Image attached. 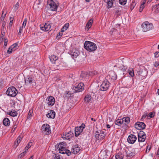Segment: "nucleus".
<instances>
[{"label": "nucleus", "instance_id": "obj_56", "mask_svg": "<svg viewBox=\"0 0 159 159\" xmlns=\"http://www.w3.org/2000/svg\"><path fill=\"white\" fill-rule=\"evenodd\" d=\"M159 65V62L156 61L154 64V66L155 67H157Z\"/></svg>", "mask_w": 159, "mask_h": 159}, {"label": "nucleus", "instance_id": "obj_19", "mask_svg": "<svg viewBox=\"0 0 159 159\" xmlns=\"http://www.w3.org/2000/svg\"><path fill=\"white\" fill-rule=\"evenodd\" d=\"M25 84L26 85H30L34 83V80L33 77L30 76H28L25 78Z\"/></svg>", "mask_w": 159, "mask_h": 159}, {"label": "nucleus", "instance_id": "obj_24", "mask_svg": "<svg viewBox=\"0 0 159 159\" xmlns=\"http://www.w3.org/2000/svg\"><path fill=\"white\" fill-rule=\"evenodd\" d=\"M93 20L92 19H90L87 23L85 28L89 30L90 28L92 25Z\"/></svg>", "mask_w": 159, "mask_h": 159}, {"label": "nucleus", "instance_id": "obj_28", "mask_svg": "<svg viewBox=\"0 0 159 159\" xmlns=\"http://www.w3.org/2000/svg\"><path fill=\"white\" fill-rule=\"evenodd\" d=\"M128 73L129 75L132 77L134 76V73L133 69L132 68H129L128 69Z\"/></svg>", "mask_w": 159, "mask_h": 159}, {"label": "nucleus", "instance_id": "obj_62", "mask_svg": "<svg viewBox=\"0 0 159 159\" xmlns=\"http://www.w3.org/2000/svg\"><path fill=\"white\" fill-rule=\"evenodd\" d=\"M54 159H61L59 155H56L55 158Z\"/></svg>", "mask_w": 159, "mask_h": 159}, {"label": "nucleus", "instance_id": "obj_4", "mask_svg": "<svg viewBox=\"0 0 159 159\" xmlns=\"http://www.w3.org/2000/svg\"><path fill=\"white\" fill-rule=\"evenodd\" d=\"M147 75V72L144 67H143L142 69H140L136 74V75L138 76L139 79L140 80L144 79Z\"/></svg>", "mask_w": 159, "mask_h": 159}, {"label": "nucleus", "instance_id": "obj_21", "mask_svg": "<svg viewBox=\"0 0 159 159\" xmlns=\"http://www.w3.org/2000/svg\"><path fill=\"white\" fill-rule=\"evenodd\" d=\"M80 150V147L78 145H76L73 147L71 152L75 154L78 153Z\"/></svg>", "mask_w": 159, "mask_h": 159}, {"label": "nucleus", "instance_id": "obj_10", "mask_svg": "<svg viewBox=\"0 0 159 159\" xmlns=\"http://www.w3.org/2000/svg\"><path fill=\"white\" fill-rule=\"evenodd\" d=\"M110 83L107 80L103 81L100 87V89L102 91H106L108 90L109 87Z\"/></svg>", "mask_w": 159, "mask_h": 159}, {"label": "nucleus", "instance_id": "obj_1", "mask_svg": "<svg viewBox=\"0 0 159 159\" xmlns=\"http://www.w3.org/2000/svg\"><path fill=\"white\" fill-rule=\"evenodd\" d=\"M84 46L85 48L89 52L95 51L97 48L95 43L89 41H86L85 42Z\"/></svg>", "mask_w": 159, "mask_h": 159}, {"label": "nucleus", "instance_id": "obj_37", "mask_svg": "<svg viewBox=\"0 0 159 159\" xmlns=\"http://www.w3.org/2000/svg\"><path fill=\"white\" fill-rule=\"evenodd\" d=\"M145 3V2H143L141 4V5L140 6V8L139 9V11L140 12H141L143 11V9L144 8L145 6H144V4Z\"/></svg>", "mask_w": 159, "mask_h": 159}, {"label": "nucleus", "instance_id": "obj_44", "mask_svg": "<svg viewBox=\"0 0 159 159\" xmlns=\"http://www.w3.org/2000/svg\"><path fill=\"white\" fill-rule=\"evenodd\" d=\"M71 133V132H68L67 133L66 132L65 133V134L64 133L63 135H65V137H66L67 138L68 137L69 138V137H70V133Z\"/></svg>", "mask_w": 159, "mask_h": 159}, {"label": "nucleus", "instance_id": "obj_30", "mask_svg": "<svg viewBox=\"0 0 159 159\" xmlns=\"http://www.w3.org/2000/svg\"><path fill=\"white\" fill-rule=\"evenodd\" d=\"M123 123V120L122 119H118L115 122V124L116 125H120L121 124Z\"/></svg>", "mask_w": 159, "mask_h": 159}, {"label": "nucleus", "instance_id": "obj_29", "mask_svg": "<svg viewBox=\"0 0 159 159\" xmlns=\"http://www.w3.org/2000/svg\"><path fill=\"white\" fill-rule=\"evenodd\" d=\"M91 99V96L89 95L86 96L84 98V101L87 102H89Z\"/></svg>", "mask_w": 159, "mask_h": 159}, {"label": "nucleus", "instance_id": "obj_46", "mask_svg": "<svg viewBox=\"0 0 159 159\" xmlns=\"http://www.w3.org/2000/svg\"><path fill=\"white\" fill-rule=\"evenodd\" d=\"M18 43H16L11 45L10 47L11 48H12L13 50H15V49H14L16 48L18 45Z\"/></svg>", "mask_w": 159, "mask_h": 159}, {"label": "nucleus", "instance_id": "obj_36", "mask_svg": "<svg viewBox=\"0 0 159 159\" xmlns=\"http://www.w3.org/2000/svg\"><path fill=\"white\" fill-rule=\"evenodd\" d=\"M19 5V2H17L14 7L13 10L14 11H16L18 10Z\"/></svg>", "mask_w": 159, "mask_h": 159}, {"label": "nucleus", "instance_id": "obj_11", "mask_svg": "<svg viewBox=\"0 0 159 159\" xmlns=\"http://www.w3.org/2000/svg\"><path fill=\"white\" fill-rule=\"evenodd\" d=\"M46 102L48 106L51 107L54 105L55 103V99L53 96H50L47 98Z\"/></svg>", "mask_w": 159, "mask_h": 159}, {"label": "nucleus", "instance_id": "obj_50", "mask_svg": "<svg viewBox=\"0 0 159 159\" xmlns=\"http://www.w3.org/2000/svg\"><path fill=\"white\" fill-rule=\"evenodd\" d=\"M13 49L12 48H11V47H10L7 51V52L9 53H11L12 52Z\"/></svg>", "mask_w": 159, "mask_h": 159}, {"label": "nucleus", "instance_id": "obj_59", "mask_svg": "<svg viewBox=\"0 0 159 159\" xmlns=\"http://www.w3.org/2000/svg\"><path fill=\"white\" fill-rule=\"evenodd\" d=\"M151 146L148 145L147 146L146 149H147V150H148V152H149V151L151 149Z\"/></svg>", "mask_w": 159, "mask_h": 159}, {"label": "nucleus", "instance_id": "obj_22", "mask_svg": "<svg viewBox=\"0 0 159 159\" xmlns=\"http://www.w3.org/2000/svg\"><path fill=\"white\" fill-rule=\"evenodd\" d=\"M55 113L53 110H51L48 111V114L46 115L47 116L48 118H54L55 117Z\"/></svg>", "mask_w": 159, "mask_h": 159}, {"label": "nucleus", "instance_id": "obj_60", "mask_svg": "<svg viewBox=\"0 0 159 159\" xmlns=\"http://www.w3.org/2000/svg\"><path fill=\"white\" fill-rule=\"evenodd\" d=\"M12 25V22H11V21H10V22L9 23V28H10Z\"/></svg>", "mask_w": 159, "mask_h": 159}, {"label": "nucleus", "instance_id": "obj_49", "mask_svg": "<svg viewBox=\"0 0 159 159\" xmlns=\"http://www.w3.org/2000/svg\"><path fill=\"white\" fill-rule=\"evenodd\" d=\"M154 116V114L153 112H150L149 113L148 116L150 118L153 117Z\"/></svg>", "mask_w": 159, "mask_h": 159}, {"label": "nucleus", "instance_id": "obj_6", "mask_svg": "<svg viewBox=\"0 0 159 159\" xmlns=\"http://www.w3.org/2000/svg\"><path fill=\"white\" fill-rule=\"evenodd\" d=\"M95 137L97 139L102 140L105 137L106 134L104 131L102 130H98L95 132Z\"/></svg>", "mask_w": 159, "mask_h": 159}, {"label": "nucleus", "instance_id": "obj_23", "mask_svg": "<svg viewBox=\"0 0 159 159\" xmlns=\"http://www.w3.org/2000/svg\"><path fill=\"white\" fill-rule=\"evenodd\" d=\"M22 137L19 135L14 142V147L16 148L22 140Z\"/></svg>", "mask_w": 159, "mask_h": 159}, {"label": "nucleus", "instance_id": "obj_54", "mask_svg": "<svg viewBox=\"0 0 159 159\" xmlns=\"http://www.w3.org/2000/svg\"><path fill=\"white\" fill-rule=\"evenodd\" d=\"M155 57H159V52H156L154 53Z\"/></svg>", "mask_w": 159, "mask_h": 159}, {"label": "nucleus", "instance_id": "obj_12", "mask_svg": "<svg viewBox=\"0 0 159 159\" xmlns=\"http://www.w3.org/2000/svg\"><path fill=\"white\" fill-rule=\"evenodd\" d=\"M146 135L143 131H140L138 134V139L139 142H142L145 141Z\"/></svg>", "mask_w": 159, "mask_h": 159}, {"label": "nucleus", "instance_id": "obj_51", "mask_svg": "<svg viewBox=\"0 0 159 159\" xmlns=\"http://www.w3.org/2000/svg\"><path fill=\"white\" fill-rule=\"evenodd\" d=\"M23 28L24 27L22 26L20 27L19 31L18 33L19 34H21L23 32Z\"/></svg>", "mask_w": 159, "mask_h": 159}, {"label": "nucleus", "instance_id": "obj_55", "mask_svg": "<svg viewBox=\"0 0 159 159\" xmlns=\"http://www.w3.org/2000/svg\"><path fill=\"white\" fill-rule=\"evenodd\" d=\"M8 40L7 39H5L4 43V45L6 47L7 45Z\"/></svg>", "mask_w": 159, "mask_h": 159}, {"label": "nucleus", "instance_id": "obj_32", "mask_svg": "<svg viewBox=\"0 0 159 159\" xmlns=\"http://www.w3.org/2000/svg\"><path fill=\"white\" fill-rule=\"evenodd\" d=\"M115 0H108L107 5L108 8H110L113 5L114 1Z\"/></svg>", "mask_w": 159, "mask_h": 159}, {"label": "nucleus", "instance_id": "obj_17", "mask_svg": "<svg viewBox=\"0 0 159 159\" xmlns=\"http://www.w3.org/2000/svg\"><path fill=\"white\" fill-rule=\"evenodd\" d=\"M51 25L50 24L47 23L45 25H41L40 26V28L41 30L44 31H47L50 30L51 28Z\"/></svg>", "mask_w": 159, "mask_h": 159}, {"label": "nucleus", "instance_id": "obj_35", "mask_svg": "<svg viewBox=\"0 0 159 159\" xmlns=\"http://www.w3.org/2000/svg\"><path fill=\"white\" fill-rule=\"evenodd\" d=\"M79 52L78 51L72 52L71 55L74 57H76L79 55Z\"/></svg>", "mask_w": 159, "mask_h": 159}, {"label": "nucleus", "instance_id": "obj_27", "mask_svg": "<svg viewBox=\"0 0 159 159\" xmlns=\"http://www.w3.org/2000/svg\"><path fill=\"white\" fill-rule=\"evenodd\" d=\"M49 58L50 61L52 63H54L55 61L58 59V57L55 55H53L50 57Z\"/></svg>", "mask_w": 159, "mask_h": 159}, {"label": "nucleus", "instance_id": "obj_33", "mask_svg": "<svg viewBox=\"0 0 159 159\" xmlns=\"http://www.w3.org/2000/svg\"><path fill=\"white\" fill-rule=\"evenodd\" d=\"M69 26V24L66 23L65 25L62 27L61 29V32H63L65 31L66 30Z\"/></svg>", "mask_w": 159, "mask_h": 159}, {"label": "nucleus", "instance_id": "obj_45", "mask_svg": "<svg viewBox=\"0 0 159 159\" xmlns=\"http://www.w3.org/2000/svg\"><path fill=\"white\" fill-rule=\"evenodd\" d=\"M32 146V143H29L25 147V149L26 150H28V149L30 147Z\"/></svg>", "mask_w": 159, "mask_h": 159}, {"label": "nucleus", "instance_id": "obj_53", "mask_svg": "<svg viewBox=\"0 0 159 159\" xmlns=\"http://www.w3.org/2000/svg\"><path fill=\"white\" fill-rule=\"evenodd\" d=\"M67 94H68L69 96L70 95V92H69L68 91V92H66V93H64V98H66V97H68L67 96Z\"/></svg>", "mask_w": 159, "mask_h": 159}, {"label": "nucleus", "instance_id": "obj_34", "mask_svg": "<svg viewBox=\"0 0 159 159\" xmlns=\"http://www.w3.org/2000/svg\"><path fill=\"white\" fill-rule=\"evenodd\" d=\"M123 155L120 153L117 154L115 156L116 159H123Z\"/></svg>", "mask_w": 159, "mask_h": 159}, {"label": "nucleus", "instance_id": "obj_40", "mask_svg": "<svg viewBox=\"0 0 159 159\" xmlns=\"http://www.w3.org/2000/svg\"><path fill=\"white\" fill-rule=\"evenodd\" d=\"M119 2L121 5H124L126 2V0H119Z\"/></svg>", "mask_w": 159, "mask_h": 159}, {"label": "nucleus", "instance_id": "obj_5", "mask_svg": "<svg viewBox=\"0 0 159 159\" xmlns=\"http://www.w3.org/2000/svg\"><path fill=\"white\" fill-rule=\"evenodd\" d=\"M141 26L143 28V30L144 32L151 30L153 28L152 24L149 23L148 21L143 22Z\"/></svg>", "mask_w": 159, "mask_h": 159}, {"label": "nucleus", "instance_id": "obj_3", "mask_svg": "<svg viewBox=\"0 0 159 159\" xmlns=\"http://www.w3.org/2000/svg\"><path fill=\"white\" fill-rule=\"evenodd\" d=\"M7 94L12 97H15L17 93L16 89L13 86L9 87L6 92Z\"/></svg>", "mask_w": 159, "mask_h": 159}, {"label": "nucleus", "instance_id": "obj_61", "mask_svg": "<svg viewBox=\"0 0 159 159\" xmlns=\"http://www.w3.org/2000/svg\"><path fill=\"white\" fill-rule=\"evenodd\" d=\"M2 31V32L1 33V38H2L4 35L5 34V32L3 31V32H2V31Z\"/></svg>", "mask_w": 159, "mask_h": 159}, {"label": "nucleus", "instance_id": "obj_14", "mask_svg": "<svg viewBox=\"0 0 159 159\" xmlns=\"http://www.w3.org/2000/svg\"><path fill=\"white\" fill-rule=\"evenodd\" d=\"M106 78L113 80H115L117 78V75L114 71L111 70L109 72L108 75L106 77Z\"/></svg>", "mask_w": 159, "mask_h": 159}, {"label": "nucleus", "instance_id": "obj_9", "mask_svg": "<svg viewBox=\"0 0 159 159\" xmlns=\"http://www.w3.org/2000/svg\"><path fill=\"white\" fill-rule=\"evenodd\" d=\"M42 130L43 132L46 134H48L51 132L50 126L47 124H44L42 126Z\"/></svg>", "mask_w": 159, "mask_h": 159}, {"label": "nucleus", "instance_id": "obj_58", "mask_svg": "<svg viewBox=\"0 0 159 159\" xmlns=\"http://www.w3.org/2000/svg\"><path fill=\"white\" fill-rule=\"evenodd\" d=\"M62 35V34H61L60 33L58 34L57 36V38H60Z\"/></svg>", "mask_w": 159, "mask_h": 159}, {"label": "nucleus", "instance_id": "obj_52", "mask_svg": "<svg viewBox=\"0 0 159 159\" xmlns=\"http://www.w3.org/2000/svg\"><path fill=\"white\" fill-rule=\"evenodd\" d=\"M71 152L70 150H66L65 154H66L68 156H69L71 155Z\"/></svg>", "mask_w": 159, "mask_h": 159}, {"label": "nucleus", "instance_id": "obj_13", "mask_svg": "<svg viewBox=\"0 0 159 159\" xmlns=\"http://www.w3.org/2000/svg\"><path fill=\"white\" fill-rule=\"evenodd\" d=\"M62 143H59L57 144L56 146V149H58L59 151V153L63 154H65L66 149L64 146H61Z\"/></svg>", "mask_w": 159, "mask_h": 159}, {"label": "nucleus", "instance_id": "obj_63", "mask_svg": "<svg viewBox=\"0 0 159 159\" xmlns=\"http://www.w3.org/2000/svg\"><path fill=\"white\" fill-rule=\"evenodd\" d=\"M62 143L61 146H64V147H65L66 146V144L64 143Z\"/></svg>", "mask_w": 159, "mask_h": 159}, {"label": "nucleus", "instance_id": "obj_20", "mask_svg": "<svg viewBox=\"0 0 159 159\" xmlns=\"http://www.w3.org/2000/svg\"><path fill=\"white\" fill-rule=\"evenodd\" d=\"M126 152L127 157H133L135 155V150L134 149H128Z\"/></svg>", "mask_w": 159, "mask_h": 159}, {"label": "nucleus", "instance_id": "obj_7", "mask_svg": "<svg viewBox=\"0 0 159 159\" xmlns=\"http://www.w3.org/2000/svg\"><path fill=\"white\" fill-rule=\"evenodd\" d=\"M85 125L82 124L80 127H76L75 129V134L76 137H77L82 133L84 129L85 128Z\"/></svg>", "mask_w": 159, "mask_h": 159}, {"label": "nucleus", "instance_id": "obj_25", "mask_svg": "<svg viewBox=\"0 0 159 159\" xmlns=\"http://www.w3.org/2000/svg\"><path fill=\"white\" fill-rule=\"evenodd\" d=\"M10 123V121L8 118H6L3 120V124L6 126H8Z\"/></svg>", "mask_w": 159, "mask_h": 159}, {"label": "nucleus", "instance_id": "obj_39", "mask_svg": "<svg viewBox=\"0 0 159 159\" xmlns=\"http://www.w3.org/2000/svg\"><path fill=\"white\" fill-rule=\"evenodd\" d=\"M33 113V111L32 110H30L29 111V113L28 116V118L30 119L32 116V114Z\"/></svg>", "mask_w": 159, "mask_h": 159}, {"label": "nucleus", "instance_id": "obj_48", "mask_svg": "<svg viewBox=\"0 0 159 159\" xmlns=\"http://www.w3.org/2000/svg\"><path fill=\"white\" fill-rule=\"evenodd\" d=\"M26 23H27V19L25 18L24 20L23 21V23L22 24V27H23L24 28H25V27L26 26Z\"/></svg>", "mask_w": 159, "mask_h": 159}, {"label": "nucleus", "instance_id": "obj_42", "mask_svg": "<svg viewBox=\"0 0 159 159\" xmlns=\"http://www.w3.org/2000/svg\"><path fill=\"white\" fill-rule=\"evenodd\" d=\"M54 63L57 66H58L61 64V62L60 61L58 60V59L55 61Z\"/></svg>", "mask_w": 159, "mask_h": 159}, {"label": "nucleus", "instance_id": "obj_26", "mask_svg": "<svg viewBox=\"0 0 159 159\" xmlns=\"http://www.w3.org/2000/svg\"><path fill=\"white\" fill-rule=\"evenodd\" d=\"M122 120H123V122H125V125L128 124L130 121V118L128 117H124L122 118Z\"/></svg>", "mask_w": 159, "mask_h": 159}, {"label": "nucleus", "instance_id": "obj_31", "mask_svg": "<svg viewBox=\"0 0 159 159\" xmlns=\"http://www.w3.org/2000/svg\"><path fill=\"white\" fill-rule=\"evenodd\" d=\"M8 114L12 117H15L17 116V113L16 111H11L8 113Z\"/></svg>", "mask_w": 159, "mask_h": 159}, {"label": "nucleus", "instance_id": "obj_41", "mask_svg": "<svg viewBox=\"0 0 159 159\" xmlns=\"http://www.w3.org/2000/svg\"><path fill=\"white\" fill-rule=\"evenodd\" d=\"M26 152V151H25V152H23L21 153L20 155H18V158H21L22 157H23V156H24Z\"/></svg>", "mask_w": 159, "mask_h": 159}, {"label": "nucleus", "instance_id": "obj_57", "mask_svg": "<svg viewBox=\"0 0 159 159\" xmlns=\"http://www.w3.org/2000/svg\"><path fill=\"white\" fill-rule=\"evenodd\" d=\"M17 128L16 125H14L11 131L13 132L15 130L16 128Z\"/></svg>", "mask_w": 159, "mask_h": 159}, {"label": "nucleus", "instance_id": "obj_43", "mask_svg": "<svg viewBox=\"0 0 159 159\" xmlns=\"http://www.w3.org/2000/svg\"><path fill=\"white\" fill-rule=\"evenodd\" d=\"M6 24V22L5 21H3L2 23V31H4V29L5 26Z\"/></svg>", "mask_w": 159, "mask_h": 159}, {"label": "nucleus", "instance_id": "obj_16", "mask_svg": "<svg viewBox=\"0 0 159 159\" xmlns=\"http://www.w3.org/2000/svg\"><path fill=\"white\" fill-rule=\"evenodd\" d=\"M146 125L142 122H138L135 124V128L141 130L144 129L146 127Z\"/></svg>", "mask_w": 159, "mask_h": 159}, {"label": "nucleus", "instance_id": "obj_47", "mask_svg": "<svg viewBox=\"0 0 159 159\" xmlns=\"http://www.w3.org/2000/svg\"><path fill=\"white\" fill-rule=\"evenodd\" d=\"M6 14L7 13H6L4 15H3V14H2L1 17L0 18L1 21H3V20H4L5 17L6 16Z\"/></svg>", "mask_w": 159, "mask_h": 159}, {"label": "nucleus", "instance_id": "obj_2", "mask_svg": "<svg viewBox=\"0 0 159 159\" xmlns=\"http://www.w3.org/2000/svg\"><path fill=\"white\" fill-rule=\"evenodd\" d=\"M47 8L49 10L56 11L57 6L53 1L48 0L47 2Z\"/></svg>", "mask_w": 159, "mask_h": 159}, {"label": "nucleus", "instance_id": "obj_8", "mask_svg": "<svg viewBox=\"0 0 159 159\" xmlns=\"http://www.w3.org/2000/svg\"><path fill=\"white\" fill-rule=\"evenodd\" d=\"M84 89V84L82 82H80L76 86L73 87L72 89L74 92H79L83 91Z\"/></svg>", "mask_w": 159, "mask_h": 159}, {"label": "nucleus", "instance_id": "obj_64", "mask_svg": "<svg viewBox=\"0 0 159 159\" xmlns=\"http://www.w3.org/2000/svg\"><path fill=\"white\" fill-rule=\"evenodd\" d=\"M157 155L159 156V147L158 148V149L157 151Z\"/></svg>", "mask_w": 159, "mask_h": 159}, {"label": "nucleus", "instance_id": "obj_18", "mask_svg": "<svg viewBox=\"0 0 159 159\" xmlns=\"http://www.w3.org/2000/svg\"><path fill=\"white\" fill-rule=\"evenodd\" d=\"M136 139L137 137L135 135L131 134L128 136L127 141L129 143L132 144L135 143Z\"/></svg>", "mask_w": 159, "mask_h": 159}, {"label": "nucleus", "instance_id": "obj_15", "mask_svg": "<svg viewBox=\"0 0 159 159\" xmlns=\"http://www.w3.org/2000/svg\"><path fill=\"white\" fill-rule=\"evenodd\" d=\"M89 75L88 72H82L80 75V81H86L89 79Z\"/></svg>", "mask_w": 159, "mask_h": 159}, {"label": "nucleus", "instance_id": "obj_38", "mask_svg": "<svg viewBox=\"0 0 159 159\" xmlns=\"http://www.w3.org/2000/svg\"><path fill=\"white\" fill-rule=\"evenodd\" d=\"M43 1V0H38L37 1H36L35 4L36 5H37L38 8H39V5H40L41 3Z\"/></svg>", "mask_w": 159, "mask_h": 159}]
</instances>
